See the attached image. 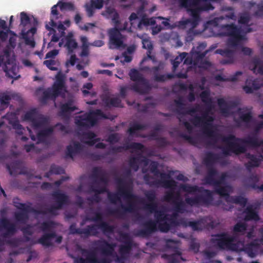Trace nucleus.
I'll use <instances>...</instances> for the list:
<instances>
[{"mask_svg":"<svg viewBox=\"0 0 263 263\" xmlns=\"http://www.w3.org/2000/svg\"><path fill=\"white\" fill-rule=\"evenodd\" d=\"M3 230L5 232L2 233L1 236L3 238H7L16 232L15 224L11 223L7 218H2L0 220V233Z\"/></svg>","mask_w":263,"mask_h":263,"instance_id":"nucleus-26","label":"nucleus"},{"mask_svg":"<svg viewBox=\"0 0 263 263\" xmlns=\"http://www.w3.org/2000/svg\"><path fill=\"white\" fill-rule=\"evenodd\" d=\"M219 0H180V5L186 8L190 12V15L192 17L191 19L192 22V28H195L198 25L200 20V15L201 12L199 7V2L206 1H218Z\"/></svg>","mask_w":263,"mask_h":263,"instance_id":"nucleus-17","label":"nucleus"},{"mask_svg":"<svg viewBox=\"0 0 263 263\" xmlns=\"http://www.w3.org/2000/svg\"><path fill=\"white\" fill-rule=\"evenodd\" d=\"M73 104L74 100L72 99H70L66 103L62 104L60 106V116L63 117L68 116L74 110L78 109Z\"/></svg>","mask_w":263,"mask_h":263,"instance_id":"nucleus-36","label":"nucleus"},{"mask_svg":"<svg viewBox=\"0 0 263 263\" xmlns=\"http://www.w3.org/2000/svg\"><path fill=\"white\" fill-rule=\"evenodd\" d=\"M208 217L204 216L195 221L184 220L181 222V224L184 227H191L195 231H202L205 228H213V222H208Z\"/></svg>","mask_w":263,"mask_h":263,"instance_id":"nucleus-22","label":"nucleus"},{"mask_svg":"<svg viewBox=\"0 0 263 263\" xmlns=\"http://www.w3.org/2000/svg\"><path fill=\"white\" fill-rule=\"evenodd\" d=\"M223 142L226 143L227 146H217V148L221 149L226 156H230L231 153L236 155L245 153L247 148L243 144L252 147H258L263 145V140L258 139L256 134L248 136L245 138H238L230 134L223 138Z\"/></svg>","mask_w":263,"mask_h":263,"instance_id":"nucleus-3","label":"nucleus"},{"mask_svg":"<svg viewBox=\"0 0 263 263\" xmlns=\"http://www.w3.org/2000/svg\"><path fill=\"white\" fill-rule=\"evenodd\" d=\"M165 247L167 249L172 250L174 253L170 255V258L174 261L175 260L174 257L176 255L180 256L181 253L178 250V241L172 239H166L165 240Z\"/></svg>","mask_w":263,"mask_h":263,"instance_id":"nucleus-39","label":"nucleus"},{"mask_svg":"<svg viewBox=\"0 0 263 263\" xmlns=\"http://www.w3.org/2000/svg\"><path fill=\"white\" fill-rule=\"evenodd\" d=\"M65 46L67 47L68 52L71 53L73 50L78 47V44L75 40L73 39L72 35H68L66 38Z\"/></svg>","mask_w":263,"mask_h":263,"instance_id":"nucleus-58","label":"nucleus"},{"mask_svg":"<svg viewBox=\"0 0 263 263\" xmlns=\"http://www.w3.org/2000/svg\"><path fill=\"white\" fill-rule=\"evenodd\" d=\"M214 119L212 117L207 116L206 114L202 115V116H195L193 118L190 120V122L196 127L202 126L203 133L209 139L206 142V144L214 148H217V143L219 140L223 142V138L226 136L217 133L212 130V125L209 122H212Z\"/></svg>","mask_w":263,"mask_h":263,"instance_id":"nucleus-5","label":"nucleus"},{"mask_svg":"<svg viewBox=\"0 0 263 263\" xmlns=\"http://www.w3.org/2000/svg\"><path fill=\"white\" fill-rule=\"evenodd\" d=\"M247 228L248 225L245 222H238L234 225L232 236H234L236 242L238 241L239 236L245 235L246 234Z\"/></svg>","mask_w":263,"mask_h":263,"instance_id":"nucleus-38","label":"nucleus"},{"mask_svg":"<svg viewBox=\"0 0 263 263\" xmlns=\"http://www.w3.org/2000/svg\"><path fill=\"white\" fill-rule=\"evenodd\" d=\"M259 181V177L257 175L252 174L245 180L246 186L253 189H257V183Z\"/></svg>","mask_w":263,"mask_h":263,"instance_id":"nucleus-52","label":"nucleus"},{"mask_svg":"<svg viewBox=\"0 0 263 263\" xmlns=\"http://www.w3.org/2000/svg\"><path fill=\"white\" fill-rule=\"evenodd\" d=\"M159 164L157 161H152L149 164V168L150 172L155 176L161 177V185L164 188H174L176 187L177 182L171 179L170 174L165 173H161L158 169Z\"/></svg>","mask_w":263,"mask_h":263,"instance_id":"nucleus-21","label":"nucleus"},{"mask_svg":"<svg viewBox=\"0 0 263 263\" xmlns=\"http://www.w3.org/2000/svg\"><path fill=\"white\" fill-rule=\"evenodd\" d=\"M176 26L180 29H184L188 27H190L187 32V38H189V40H192L193 37L190 35L191 32L193 31L194 28H192V22L191 19H186L183 21H180L176 23Z\"/></svg>","mask_w":263,"mask_h":263,"instance_id":"nucleus-44","label":"nucleus"},{"mask_svg":"<svg viewBox=\"0 0 263 263\" xmlns=\"http://www.w3.org/2000/svg\"><path fill=\"white\" fill-rule=\"evenodd\" d=\"M61 208H59L58 206L55 204L52 205L48 208L45 209H32V213L36 215H47L50 214L51 215L57 216L58 215V210H61Z\"/></svg>","mask_w":263,"mask_h":263,"instance_id":"nucleus-42","label":"nucleus"},{"mask_svg":"<svg viewBox=\"0 0 263 263\" xmlns=\"http://www.w3.org/2000/svg\"><path fill=\"white\" fill-rule=\"evenodd\" d=\"M65 173V170L61 166L53 164L51 165L49 172L46 173L45 176L49 177L51 174L61 175Z\"/></svg>","mask_w":263,"mask_h":263,"instance_id":"nucleus-60","label":"nucleus"},{"mask_svg":"<svg viewBox=\"0 0 263 263\" xmlns=\"http://www.w3.org/2000/svg\"><path fill=\"white\" fill-rule=\"evenodd\" d=\"M175 103L177 107L176 112L178 115L177 118L179 122L182 123V124L184 126L188 132L189 133H191L193 129V126L186 120H182V118L180 117V116L189 115L192 116L194 114L196 113L198 111V107H185V104L183 103L182 98H179L178 100H175Z\"/></svg>","mask_w":263,"mask_h":263,"instance_id":"nucleus-18","label":"nucleus"},{"mask_svg":"<svg viewBox=\"0 0 263 263\" xmlns=\"http://www.w3.org/2000/svg\"><path fill=\"white\" fill-rule=\"evenodd\" d=\"M107 116L100 109L76 116L74 123L80 130L88 129L95 126L99 119H107Z\"/></svg>","mask_w":263,"mask_h":263,"instance_id":"nucleus-10","label":"nucleus"},{"mask_svg":"<svg viewBox=\"0 0 263 263\" xmlns=\"http://www.w3.org/2000/svg\"><path fill=\"white\" fill-rule=\"evenodd\" d=\"M96 252L95 249L93 250L83 249L82 254L85 256V258L83 257L77 258L76 260V263H99Z\"/></svg>","mask_w":263,"mask_h":263,"instance_id":"nucleus-29","label":"nucleus"},{"mask_svg":"<svg viewBox=\"0 0 263 263\" xmlns=\"http://www.w3.org/2000/svg\"><path fill=\"white\" fill-rule=\"evenodd\" d=\"M200 97L203 103H204L206 106V111L203 114H206L208 116V113L211 110L213 106V99L211 97L210 91L209 90H205L202 91L200 94Z\"/></svg>","mask_w":263,"mask_h":263,"instance_id":"nucleus-40","label":"nucleus"},{"mask_svg":"<svg viewBox=\"0 0 263 263\" xmlns=\"http://www.w3.org/2000/svg\"><path fill=\"white\" fill-rule=\"evenodd\" d=\"M219 159V156L218 154L208 152L203 159V162L208 167H212L213 164Z\"/></svg>","mask_w":263,"mask_h":263,"instance_id":"nucleus-49","label":"nucleus"},{"mask_svg":"<svg viewBox=\"0 0 263 263\" xmlns=\"http://www.w3.org/2000/svg\"><path fill=\"white\" fill-rule=\"evenodd\" d=\"M215 187V192L220 196L224 197L226 201L228 202L231 196L230 195V193L232 192V190L231 186L227 185L224 186L219 185Z\"/></svg>","mask_w":263,"mask_h":263,"instance_id":"nucleus-43","label":"nucleus"},{"mask_svg":"<svg viewBox=\"0 0 263 263\" xmlns=\"http://www.w3.org/2000/svg\"><path fill=\"white\" fill-rule=\"evenodd\" d=\"M211 243L220 250L239 251L242 247L241 243L236 242L234 236L227 232L218 233L212 236Z\"/></svg>","mask_w":263,"mask_h":263,"instance_id":"nucleus-11","label":"nucleus"},{"mask_svg":"<svg viewBox=\"0 0 263 263\" xmlns=\"http://www.w3.org/2000/svg\"><path fill=\"white\" fill-rule=\"evenodd\" d=\"M18 198H14L13 199V205L16 208L21 210L32 213L31 209L34 208L31 206L32 203L31 202H28L27 204L23 203L20 202Z\"/></svg>","mask_w":263,"mask_h":263,"instance_id":"nucleus-53","label":"nucleus"},{"mask_svg":"<svg viewBox=\"0 0 263 263\" xmlns=\"http://www.w3.org/2000/svg\"><path fill=\"white\" fill-rule=\"evenodd\" d=\"M144 195L148 201L145 204L144 208L151 213L154 214L156 223L158 224V228L162 232L166 233L172 228L179 224L175 215H170L164 211L158 210V203L156 201V193L154 190H149L144 193Z\"/></svg>","mask_w":263,"mask_h":263,"instance_id":"nucleus-2","label":"nucleus"},{"mask_svg":"<svg viewBox=\"0 0 263 263\" xmlns=\"http://www.w3.org/2000/svg\"><path fill=\"white\" fill-rule=\"evenodd\" d=\"M217 104L221 114L226 117H229L232 114L231 109L236 107L238 104L235 101H226L223 98L218 99Z\"/></svg>","mask_w":263,"mask_h":263,"instance_id":"nucleus-24","label":"nucleus"},{"mask_svg":"<svg viewBox=\"0 0 263 263\" xmlns=\"http://www.w3.org/2000/svg\"><path fill=\"white\" fill-rule=\"evenodd\" d=\"M239 118L235 119V122L236 123L237 127L241 126V122H244L247 128H250V123H255V120L253 118L252 113L251 111L244 113L241 111V109H239Z\"/></svg>","mask_w":263,"mask_h":263,"instance_id":"nucleus-31","label":"nucleus"},{"mask_svg":"<svg viewBox=\"0 0 263 263\" xmlns=\"http://www.w3.org/2000/svg\"><path fill=\"white\" fill-rule=\"evenodd\" d=\"M95 250L102 256L98 258L99 263H111L109 256L112 255L115 250V243H109L105 240H99L95 243Z\"/></svg>","mask_w":263,"mask_h":263,"instance_id":"nucleus-19","label":"nucleus"},{"mask_svg":"<svg viewBox=\"0 0 263 263\" xmlns=\"http://www.w3.org/2000/svg\"><path fill=\"white\" fill-rule=\"evenodd\" d=\"M238 243L242 244V247L238 252L244 251L248 255L251 257H255L260 250L261 246L257 240L245 245L243 241H239Z\"/></svg>","mask_w":263,"mask_h":263,"instance_id":"nucleus-25","label":"nucleus"},{"mask_svg":"<svg viewBox=\"0 0 263 263\" xmlns=\"http://www.w3.org/2000/svg\"><path fill=\"white\" fill-rule=\"evenodd\" d=\"M243 213L245 214V220L246 221L254 220L256 221L259 219L257 213L251 206H248Z\"/></svg>","mask_w":263,"mask_h":263,"instance_id":"nucleus-47","label":"nucleus"},{"mask_svg":"<svg viewBox=\"0 0 263 263\" xmlns=\"http://www.w3.org/2000/svg\"><path fill=\"white\" fill-rule=\"evenodd\" d=\"M125 149H135L140 151L143 152L145 149V146L139 142L127 143L124 145Z\"/></svg>","mask_w":263,"mask_h":263,"instance_id":"nucleus-59","label":"nucleus"},{"mask_svg":"<svg viewBox=\"0 0 263 263\" xmlns=\"http://www.w3.org/2000/svg\"><path fill=\"white\" fill-rule=\"evenodd\" d=\"M84 147L79 142L74 141L72 144L68 145L66 147V157L73 159L74 156L80 154L83 150Z\"/></svg>","mask_w":263,"mask_h":263,"instance_id":"nucleus-34","label":"nucleus"},{"mask_svg":"<svg viewBox=\"0 0 263 263\" xmlns=\"http://www.w3.org/2000/svg\"><path fill=\"white\" fill-rule=\"evenodd\" d=\"M31 212H26L21 210V212H15L14 214V218L15 220L21 223H25L28 220V213Z\"/></svg>","mask_w":263,"mask_h":263,"instance_id":"nucleus-56","label":"nucleus"},{"mask_svg":"<svg viewBox=\"0 0 263 263\" xmlns=\"http://www.w3.org/2000/svg\"><path fill=\"white\" fill-rule=\"evenodd\" d=\"M218 32L215 34L216 36H228L229 38L227 41L228 46L235 47L237 46L241 41L246 39V35L242 33L241 27H237L235 24H219Z\"/></svg>","mask_w":263,"mask_h":263,"instance_id":"nucleus-8","label":"nucleus"},{"mask_svg":"<svg viewBox=\"0 0 263 263\" xmlns=\"http://www.w3.org/2000/svg\"><path fill=\"white\" fill-rule=\"evenodd\" d=\"M218 174V172L215 168L213 167H208L207 175L205 177L206 183L214 186Z\"/></svg>","mask_w":263,"mask_h":263,"instance_id":"nucleus-46","label":"nucleus"},{"mask_svg":"<svg viewBox=\"0 0 263 263\" xmlns=\"http://www.w3.org/2000/svg\"><path fill=\"white\" fill-rule=\"evenodd\" d=\"M67 92L64 76L60 71L57 74L55 81L51 88H48L43 91L40 101L42 103L46 104L48 100L54 101L59 96L64 98Z\"/></svg>","mask_w":263,"mask_h":263,"instance_id":"nucleus-9","label":"nucleus"},{"mask_svg":"<svg viewBox=\"0 0 263 263\" xmlns=\"http://www.w3.org/2000/svg\"><path fill=\"white\" fill-rule=\"evenodd\" d=\"M179 188L182 191L189 194H194L196 192H201L202 187L198 186V185H192L189 184H181Z\"/></svg>","mask_w":263,"mask_h":263,"instance_id":"nucleus-51","label":"nucleus"},{"mask_svg":"<svg viewBox=\"0 0 263 263\" xmlns=\"http://www.w3.org/2000/svg\"><path fill=\"white\" fill-rule=\"evenodd\" d=\"M58 6H59V5L57 4L53 5L51 8L50 21L49 22V24L51 27L57 26V23L54 20H58L60 17V16H61L58 11Z\"/></svg>","mask_w":263,"mask_h":263,"instance_id":"nucleus-54","label":"nucleus"},{"mask_svg":"<svg viewBox=\"0 0 263 263\" xmlns=\"http://www.w3.org/2000/svg\"><path fill=\"white\" fill-rule=\"evenodd\" d=\"M58 5H59L61 11H63L64 10L74 11L75 10V7L74 5L70 2H63L59 1L58 3Z\"/></svg>","mask_w":263,"mask_h":263,"instance_id":"nucleus-64","label":"nucleus"},{"mask_svg":"<svg viewBox=\"0 0 263 263\" xmlns=\"http://www.w3.org/2000/svg\"><path fill=\"white\" fill-rule=\"evenodd\" d=\"M147 126L146 124H140L138 122H133L130 123V126L128 128L127 133L130 136H133L136 134V132L138 130H145L147 128Z\"/></svg>","mask_w":263,"mask_h":263,"instance_id":"nucleus-48","label":"nucleus"},{"mask_svg":"<svg viewBox=\"0 0 263 263\" xmlns=\"http://www.w3.org/2000/svg\"><path fill=\"white\" fill-rule=\"evenodd\" d=\"M253 67L251 70L255 74H263V61L258 58H255L252 60Z\"/></svg>","mask_w":263,"mask_h":263,"instance_id":"nucleus-50","label":"nucleus"},{"mask_svg":"<svg viewBox=\"0 0 263 263\" xmlns=\"http://www.w3.org/2000/svg\"><path fill=\"white\" fill-rule=\"evenodd\" d=\"M223 10L224 11L228 12V13L226 14L224 16H221L215 18L213 20V23L215 26H218L220 21L224 18L231 19L234 21H236L237 16L235 14L234 9L232 7H224L223 8Z\"/></svg>","mask_w":263,"mask_h":263,"instance_id":"nucleus-37","label":"nucleus"},{"mask_svg":"<svg viewBox=\"0 0 263 263\" xmlns=\"http://www.w3.org/2000/svg\"><path fill=\"white\" fill-rule=\"evenodd\" d=\"M96 136H97L96 134L92 132H88L84 134V138L85 139L90 140L89 141L86 142L89 145H93L96 142L100 140V138H95Z\"/></svg>","mask_w":263,"mask_h":263,"instance_id":"nucleus-61","label":"nucleus"},{"mask_svg":"<svg viewBox=\"0 0 263 263\" xmlns=\"http://www.w3.org/2000/svg\"><path fill=\"white\" fill-rule=\"evenodd\" d=\"M91 213L93 215L91 216L89 214L86 216V220L95 222L96 224H90L84 229L76 228L75 223H72L69 228V233L72 235H83L85 238L89 236H97L99 234L98 230H100L104 234H108L114 232L115 228L114 226H110L107 222L104 220L105 214L100 211V208H98L96 210L90 209Z\"/></svg>","mask_w":263,"mask_h":263,"instance_id":"nucleus-1","label":"nucleus"},{"mask_svg":"<svg viewBox=\"0 0 263 263\" xmlns=\"http://www.w3.org/2000/svg\"><path fill=\"white\" fill-rule=\"evenodd\" d=\"M46 126L42 128L36 135L39 142H44L46 139L51 136L53 132V127L45 128Z\"/></svg>","mask_w":263,"mask_h":263,"instance_id":"nucleus-45","label":"nucleus"},{"mask_svg":"<svg viewBox=\"0 0 263 263\" xmlns=\"http://www.w3.org/2000/svg\"><path fill=\"white\" fill-rule=\"evenodd\" d=\"M23 166V163L21 160H15L12 162L10 164H7L6 167L11 175L15 176L17 174H24L22 171L18 172V170L22 169Z\"/></svg>","mask_w":263,"mask_h":263,"instance_id":"nucleus-41","label":"nucleus"},{"mask_svg":"<svg viewBox=\"0 0 263 263\" xmlns=\"http://www.w3.org/2000/svg\"><path fill=\"white\" fill-rule=\"evenodd\" d=\"M119 15L116 11V26L119 24ZM120 33L118 29L116 28V49L121 51V55H116V61L119 59L123 58V60H121L123 63H129L133 59L132 54L134 52L135 48L134 46H130L127 47L125 44L120 37Z\"/></svg>","mask_w":263,"mask_h":263,"instance_id":"nucleus-14","label":"nucleus"},{"mask_svg":"<svg viewBox=\"0 0 263 263\" xmlns=\"http://www.w3.org/2000/svg\"><path fill=\"white\" fill-rule=\"evenodd\" d=\"M198 195L193 197L185 196L187 204L191 207H208L213 205V194L211 191L205 189L202 187V191L198 192Z\"/></svg>","mask_w":263,"mask_h":263,"instance_id":"nucleus-13","label":"nucleus"},{"mask_svg":"<svg viewBox=\"0 0 263 263\" xmlns=\"http://www.w3.org/2000/svg\"><path fill=\"white\" fill-rule=\"evenodd\" d=\"M52 196L55 200V205L61 209L63 207L68 204L69 197L64 193H61L60 191H54L52 194Z\"/></svg>","mask_w":263,"mask_h":263,"instance_id":"nucleus-35","label":"nucleus"},{"mask_svg":"<svg viewBox=\"0 0 263 263\" xmlns=\"http://www.w3.org/2000/svg\"><path fill=\"white\" fill-rule=\"evenodd\" d=\"M160 68L159 66H154L150 68L147 66L143 67L142 68L144 71H149L153 72V80L157 82H164L167 80H170L174 78V76L173 74L168 73L166 74H159L158 72Z\"/></svg>","mask_w":263,"mask_h":263,"instance_id":"nucleus-27","label":"nucleus"},{"mask_svg":"<svg viewBox=\"0 0 263 263\" xmlns=\"http://www.w3.org/2000/svg\"><path fill=\"white\" fill-rule=\"evenodd\" d=\"M105 5V10L102 15L107 19H111V24L114 26L108 30L110 49H115V5L114 0H90V3H86L85 8L88 17H91L95 13V9H101Z\"/></svg>","mask_w":263,"mask_h":263,"instance_id":"nucleus-4","label":"nucleus"},{"mask_svg":"<svg viewBox=\"0 0 263 263\" xmlns=\"http://www.w3.org/2000/svg\"><path fill=\"white\" fill-rule=\"evenodd\" d=\"M130 80L135 82L130 85V89L140 95L148 93L152 89V86L148 80L144 77L138 70L132 69L129 72Z\"/></svg>","mask_w":263,"mask_h":263,"instance_id":"nucleus-12","label":"nucleus"},{"mask_svg":"<svg viewBox=\"0 0 263 263\" xmlns=\"http://www.w3.org/2000/svg\"><path fill=\"white\" fill-rule=\"evenodd\" d=\"M246 83L248 85H251L254 90H258L261 86L260 81L258 79H252V78H249L247 79Z\"/></svg>","mask_w":263,"mask_h":263,"instance_id":"nucleus-63","label":"nucleus"},{"mask_svg":"<svg viewBox=\"0 0 263 263\" xmlns=\"http://www.w3.org/2000/svg\"><path fill=\"white\" fill-rule=\"evenodd\" d=\"M242 74L241 71H237L232 76H230L228 78H224L221 74H217L215 76V80L217 81H222V82H235L238 80V76H240Z\"/></svg>","mask_w":263,"mask_h":263,"instance_id":"nucleus-55","label":"nucleus"},{"mask_svg":"<svg viewBox=\"0 0 263 263\" xmlns=\"http://www.w3.org/2000/svg\"><path fill=\"white\" fill-rule=\"evenodd\" d=\"M90 178L93 180V183L90 186V190L95 194L93 196L88 198L87 200L92 203H99L101 201L100 194L107 191L106 185L108 178L105 172L99 167L93 168Z\"/></svg>","mask_w":263,"mask_h":263,"instance_id":"nucleus-6","label":"nucleus"},{"mask_svg":"<svg viewBox=\"0 0 263 263\" xmlns=\"http://www.w3.org/2000/svg\"><path fill=\"white\" fill-rule=\"evenodd\" d=\"M248 202L247 198L242 196H231L228 203H232L245 206Z\"/></svg>","mask_w":263,"mask_h":263,"instance_id":"nucleus-57","label":"nucleus"},{"mask_svg":"<svg viewBox=\"0 0 263 263\" xmlns=\"http://www.w3.org/2000/svg\"><path fill=\"white\" fill-rule=\"evenodd\" d=\"M175 187H176L170 188L171 190L166 192L163 199L164 201L171 203L173 205L174 210L175 212L179 213H183L185 211L186 205H188L185 201V198L184 201L182 200L179 191L176 193L174 192V190ZM185 196H187L185 195Z\"/></svg>","mask_w":263,"mask_h":263,"instance_id":"nucleus-16","label":"nucleus"},{"mask_svg":"<svg viewBox=\"0 0 263 263\" xmlns=\"http://www.w3.org/2000/svg\"><path fill=\"white\" fill-rule=\"evenodd\" d=\"M245 157L248 159V161L245 164V166L249 172L252 168L258 167L263 160V157L261 155H256L250 153H246Z\"/></svg>","mask_w":263,"mask_h":263,"instance_id":"nucleus-28","label":"nucleus"},{"mask_svg":"<svg viewBox=\"0 0 263 263\" xmlns=\"http://www.w3.org/2000/svg\"><path fill=\"white\" fill-rule=\"evenodd\" d=\"M24 120L30 123L31 127L34 129H39L48 125V119L39 112L35 108L27 111L24 116Z\"/></svg>","mask_w":263,"mask_h":263,"instance_id":"nucleus-15","label":"nucleus"},{"mask_svg":"<svg viewBox=\"0 0 263 263\" xmlns=\"http://www.w3.org/2000/svg\"><path fill=\"white\" fill-rule=\"evenodd\" d=\"M148 160L142 155L141 154H138L136 156L130 157L128 159V165L131 169L135 172H137L139 168L140 162L144 163L145 165H147Z\"/></svg>","mask_w":263,"mask_h":263,"instance_id":"nucleus-33","label":"nucleus"},{"mask_svg":"<svg viewBox=\"0 0 263 263\" xmlns=\"http://www.w3.org/2000/svg\"><path fill=\"white\" fill-rule=\"evenodd\" d=\"M55 238V242L58 243H60L63 237L62 236H58L55 231H52L48 233H44L36 241L33 242L34 244L39 243L43 246L46 247H49L53 246L52 240Z\"/></svg>","mask_w":263,"mask_h":263,"instance_id":"nucleus-23","label":"nucleus"},{"mask_svg":"<svg viewBox=\"0 0 263 263\" xmlns=\"http://www.w3.org/2000/svg\"><path fill=\"white\" fill-rule=\"evenodd\" d=\"M156 222L154 220H149L143 223L144 228L138 231V236L146 237L157 231Z\"/></svg>","mask_w":263,"mask_h":263,"instance_id":"nucleus-32","label":"nucleus"},{"mask_svg":"<svg viewBox=\"0 0 263 263\" xmlns=\"http://www.w3.org/2000/svg\"><path fill=\"white\" fill-rule=\"evenodd\" d=\"M120 195L123 199L124 204L121 205V209L125 213H134L137 209V203L139 197L133 193L132 181L124 182L116 193V201Z\"/></svg>","mask_w":263,"mask_h":263,"instance_id":"nucleus-7","label":"nucleus"},{"mask_svg":"<svg viewBox=\"0 0 263 263\" xmlns=\"http://www.w3.org/2000/svg\"><path fill=\"white\" fill-rule=\"evenodd\" d=\"M215 53L219 54L223 57L220 60V63L222 65L232 64L235 61V52L234 50L229 49H218L215 51Z\"/></svg>","mask_w":263,"mask_h":263,"instance_id":"nucleus-30","label":"nucleus"},{"mask_svg":"<svg viewBox=\"0 0 263 263\" xmlns=\"http://www.w3.org/2000/svg\"><path fill=\"white\" fill-rule=\"evenodd\" d=\"M143 179L145 183L150 186H158L161 185V180H154L153 178L148 174L144 175Z\"/></svg>","mask_w":263,"mask_h":263,"instance_id":"nucleus-62","label":"nucleus"},{"mask_svg":"<svg viewBox=\"0 0 263 263\" xmlns=\"http://www.w3.org/2000/svg\"><path fill=\"white\" fill-rule=\"evenodd\" d=\"M122 238L123 243L119 249L120 256L116 254V262L119 263H124L125 260L129 258L132 248L136 246L128 234H123Z\"/></svg>","mask_w":263,"mask_h":263,"instance_id":"nucleus-20","label":"nucleus"}]
</instances>
